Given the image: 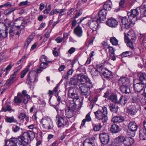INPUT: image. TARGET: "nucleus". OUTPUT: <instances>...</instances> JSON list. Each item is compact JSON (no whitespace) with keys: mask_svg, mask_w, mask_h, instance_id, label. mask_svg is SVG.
Returning <instances> with one entry per match:
<instances>
[{"mask_svg":"<svg viewBox=\"0 0 146 146\" xmlns=\"http://www.w3.org/2000/svg\"><path fill=\"white\" fill-rule=\"evenodd\" d=\"M99 70L95 68L92 69L91 71V73L93 77L97 76L101 73V70H100L99 69Z\"/></svg>","mask_w":146,"mask_h":146,"instance_id":"34","label":"nucleus"},{"mask_svg":"<svg viewBox=\"0 0 146 146\" xmlns=\"http://www.w3.org/2000/svg\"><path fill=\"white\" fill-rule=\"evenodd\" d=\"M58 13H59V15L61 16L64 15V13L66 11V9H58Z\"/></svg>","mask_w":146,"mask_h":146,"instance_id":"58","label":"nucleus"},{"mask_svg":"<svg viewBox=\"0 0 146 146\" xmlns=\"http://www.w3.org/2000/svg\"><path fill=\"white\" fill-rule=\"evenodd\" d=\"M139 136L141 139L146 140V129H141L140 130Z\"/></svg>","mask_w":146,"mask_h":146,"instance_id":"30","label":"nucleus"},{"mask_svg":"<svg viewBox=\"0 0 146 146\" xmlns=\"http://www.w3.org/2000/svg\"><path fill=\"white\" fill-rule=\"evenodd\" d=\"M139 9L140 10L141 15L146 17V3H143Z\"/></svg>","mask_w":146,"mask_h":146,"instance_id":"29","label":"nucleus"},{"mask_svg":"<svg viewBox=\"0 0 146 146\" xmlns=\"http://www.w3.org/2000/svg\"><path fill=\"white\" fill-rule=\"evenodd\" d=\"M110 130L112 133H118L120 131V129L118 126L114 124L111 125Z\"/></svg>","mask_w":146,"mask_h":146,"instance_id":"31","label":"nucleus"},{"mask_svg":"<svg viewBox=\"0 0 146 146\" xmlns=\"http://www.w3.org/2000/svg\"><path fill=\"white\" fill-rule=\"evenodd\" d=\"M18 74L14 72L13 74L10 76L9 78V80L14 82L17 79V76Z\"/></svg>","mask_w":146,"mask_h":146,"instance_id":"50","label":"nucleus"},{"mask_svg":"<svg viewBox=\"0 0 146 146\" xmlns=\"http://www.w3.org/2000/svg\"><path fill=\"white\" fill-rule=\"evenodd\" d=\"M33 38L32 35H30L27 39L25 43L24 48H27Z\"/></svg>","mask_w":146,"mask_h":146,"instance_id":"40","label":"nucleus"},{"mask_svg":"<svg viewBox=\"0 0 146 146\" xmlns=\"http://www.w3.org/2000/svg\"><path fill=\"white\" fill-rule=\"evenodd\" d=\"M110 41L111 44L114 45H117L118 44V41L115 37H111L110 38Z\"/></svg>","mask_w":146,"mask_h":146,"instance_id":"48","label":"nucleus"},{"mask_svg":"<svg viewBox=\"0 0 146 146\" xmlns=\"http://www.w3.org/2000/svg\"><path fill=\"white\" fill-rule=\"evenodd\" d=\"M74 33L78 37H81L83 34V30L82 27L79 25L77 26L74 30Z\"/></svg>","mask_w":146,"mask_h":146,"instance_id":"23","label":"nucleus"},{"mask_svg":"<svg viewBox=\"0 0 146 146\" xmlns=\"http://www.w3.org/2000/svg\"><path fill=\"white\" fill-rule=\"evenodd\" d=\"M56 119L57 121V125L58 127H63L68 125L67 118L65 117H60V115L57 114L56 116Z\"/></svg>","mask_w":146,"mask_h":146,"instance_id":"11","label":"nucleus"},{"mask_svg":"<svg viewBox=\"0 0 146 146\" xmlns=\"http://www.w3.org/2000/svg\"><path fill=\"white\" fill-rule=\"evenodd\" d=\"M112 60L114 61L116 60V57L114 55V54H111L109 57L107 58V62L104 61L105 64L106 63H110V60Z\"/></svg>","mask_w":146,"mask_h":146,"instance_id":"44","label":"nucleus"},{"mask_svg":"<svg viewBox=\"0 0 146 146\" xmlns=\"http://www.w3.org/2000/svg\"><path fill=\"white\" fill-rule=\"evenodd\" d=\"M133 87L135 91L140 92L144 87L145 84L140 82L139 79H136L134 80Z\"/></svg>","mask_w":146,"mask_h":146,"instance_id":"13","label":"nucleus"},{"mask_svg":"<svg viewBox=\"0 0 146 146\" xmlns=\"http://www.w3.org/2000/svg\"><path fill=\"white\" fill-rule=\"evenodd\" d=\"M99 21L98 16L93 14L91 16V19L89 20L88 24L93 31H96L98 27V21Z\"/></svg>","mask_w":146,"mask_h":146,"instance_id":"6","label":"nucleus"},{"mask_svg":"<svg viewBox=\"0 0 146 146\" xmlns=\"http://www.w3.org/2000/svg\"><path fill=\"white\" fill-rule=\"evenodd\" d=\"M111 3L110 1H108L106 2L103 5L104 9H105L106 11L110 10L111 9Z\"/></svg>","mask_w":146,"mask_h":146,"instance_id":"37","label":"nucleus"},{"mask_svg":"<svg viewBox=\"0 0 146 146\" xmlns=\"http://www.w3.org/2000/svg\"><path fill=\"white\" fill-rule=\"evenodd\" d=\"M52 29H49L45 33L44 35V36L46 38H47L49 37V35L52 31Z\"/></svg>","mask_w":146,"mask_h":146,"instance_id":"62","label":"nucleus"},{"mask_svg":"<svg viewBox=\"0 0 146 146\" xmlns=\"http://www.w3.org/2000/svg\"><path fill=\"white\" fill-rule=\"evenodd\" d=\"M84 146H95L94 138L86 139L84 141Z\"/></svg>","mask_w":146,"mask_h":146,"instance_id":"22","label":"nucleus"},{"mask_svg":"<svg viewBox=\"0 0 146 146\" xmlns=\"http://www.w3.org/2000/svg\"><path fill=\"white\" fill-rule=\"evenodd\" d=\"M20 128L19 126L16 125H14L12 127V131L14 133H17L20 130Z\"/></svg>","mask_w":146,"mask_h":146,"instance_id":"55","label":"nucleus"},{"mask_svg":"<svg viewBox=\"0 0 146 146\" xmlns=\"http://www.w3.org/2000/svg\"><path fill=\"white\" fill-rule=\"evenodd\" d=\"M94 113L96 118L103 123L107 121V109L106 107H102V110H98Z\"/></svg>","mask_w":146,"mask_h":146,"instance_id":"3","label":"nucleus"},{"mask_svg":"<svg viewBox=\"0 0 146 146\" xmlns=\"http://www.w3.org/2000/svg\"><path fill=\"white\" fill-rule=\"evenodd\" d=\"M76 110V106L74 104H67L65 111V117L68 119L72 117L74 115Z\"/></svg>","mask_w":146,"mask_h":146,"instance_id":"5","label":"nucleus"},{"mask_svg":"<svg viewBox=\"0 0 146 146\" xmlns=\"http://www.w3.org/2000/svg\"><path fill=\"white\" fill-rule=\"evenodd\" d=\"M126 137L123 135H119L115 139V140L114 145L115 146H122Z\"/></svg>","mask_w":146,"mask_h":146,"instance_id":"20","label":"nucleus"},{"mask_svg":"<svg viewBox=\"0 0 146 146\" xmlns=\"http://www.w3.org/2000/svg\"><path fill=\"white\" fill-rule=\"evenodd\" d=\"M14 101L16 103H20L22 101L21 99L18 96H15L14 98Z\"/></svg>","mask_w":146,"mask_h":146,"instance_id":"61","label":"nucleus"},{"mask_svg":"<svg viewBox=\"0 0 146 146\" xmlns=\"http://www.w3.org/2000/svg\"><path fill=\"white\" fill-rule=\"evenodd\" d=\"M138 76L139 78V81L146 84V73L145 72H139L138 74Z\"/></svg>","mask_w":146,"mask_h":146,"instance_id":"25","label":"nucleus"},{"mask_svg":"<svg viewBox=\"0 0 146 146\" xmlns=\"http://www.w3.org/2000/svg\"><path fill=\"white\" fill-rule=\"evenodd\" d=\"M10 36H13L15 33V30H14L13 28L11 27L9 29V33Z\"/></svg>","mask_w":146,"mask_h":146,"instance_id":"64","label":"nucleus"},{"mask_svg":"<svg viewBox=\"0 0 146 146\" xmlns=\"http://www.w3.org/2000/svg\"><path fill=\"white\" fill-rule=\"evenodd\" d=\"M13 82L11 80H9V78L6 81V82L4 84V86H5L6 88H3L2 90L0 91V95L3 94V92L6 90L9 87L11 84H13Z\"/></svg>","mask_w":146,"mask_h":146,"instance_id":"27","label":"nucleus"},{"mask_svg":"<svg viewBox=\"0 0 146 146\" xmlns=\"http://www.w3.org/2000/svg\"><path fill=\"white\" fill-rule=\"evenodd\" d=\"M99 135L100 139L102 143L106 144L109 143V136L107 133L102 132L100 133Z\"/></svg>","mask_w":146,"mask_h":146,"instance_id":"16","label":"nucleus"},{"mask_svg":"<svg viewBox=\"0 0 146 146\" xmlns=\"http://www.w3.org/2000/svg\"><path fill=\"white\" fill-rule=\"evenodd\" d=\"M27 92L26 90H23L22 92V94H21L20 93H18L17 96H22L23 97H26L28 99H29L30 98V96L29 95L27 94Z\"/></svg>","mask_w":146,"mask_h":146,"instance_id":"46","label":"nucleus"},{"mask_svg":"<svg viewBox=\"0 0 146 146\" xmlns=\"http://www.w3.org/2000/svg\"><path fill=\"white\" fill-rule=\"evenodd\" d=\"M127 110L129 113L133 115H135L137 112L135 107L133 106H131L130 108H128Z\"/></svg>","mask_w":146,"mask_h":146,"instance_id":"35","label":"nucleus"},{"mask_svg":"<svg viewBox=\"0 0 146 146\" xmlns=\"http://www.w3.org/2000/svg\"><path fill=\"white\" fill-rule=\"evenodd\" d=\"M109 99L114 103H116L117 101V96L114 95H111L109 97Z\"/></svg>","mask_w":146,"mask_h":146,"instance_id":"52","label":"nucleus"},{"mask_svg":"<svg viewBox=\"0 0 146 146\" xmlns=\"http://www.w3.org/2000/svg\"><path fill=\"white\" fill-rule=\"evenodd\" d=\"M91 120V118L90 117V114L89 113H88L86 116L85 119H84L82 121V123L80 126V128L83 126H84L85 123L87 121L88 122L90 121Z\"/></svg>","mask_w":146,"mask_h":146,"instance_id":"32","label":"nucleus"},{"mask_svg":"<svg viewBox=\"0 0 146 146\" xmlns=\"http://www.w3.org/2000/svg\"><path fill=\"white\" fill-rule=\"evenodd\" d=\"M139 9L137 8L132 10L130 12L127 13L129 19L133 21L132 24H135V21L138 19V15L139 14V12L138 10Z\"/></svg>","mask_w":146,"mask_h":146,"instance_id":"9","label":"nucleus"},{"mask_svg":"<svg viewBox=\"0 0 146 146\" xmlns=\"http://www.w3.org/2000/svg\"><path fill=\"white\" fill-rule=\"evenodd\" d=\"M132 54V52L127 51L123 52L121 54V56L122 57H126Z\"/></svg>","mask_w":146,"mask_h":146,"instance_id":"54","label":"nucleus"},{"mask_svg":"<svg viewBox=\"0 0 146 146\" xmlns=\"http://www.w3.org/2000/svg\"><path fill=\"white\" fill-rule=\"evenodd\" d=\"M78 81L77 78L75 77H72L70 79V84L71 85H76L78 84Z\"/></svg>","mask_w":146,"mask_h":146,"instance_id":"47","label":"nucleus"},{"mask_svg":"<svg viewBox=\"0 0 146 146\" xmlns=\"http://www.w3.org/2000/svg\"><path fill=\"white\" fill-rule=\"evenodd\" d=\"M134 143L133 139L130 137H125L123 142L125 146H131Z\"/></svg>","mask_w":146,"mask_h":146,"instance_id":"24","label":"nucleus"},{"mask_svg":"<svg viewBox=\"0 0 146 146\" xmlns=\"http://www.w3.org/2000/svg\"><path fill=\"white\" fill-rule=\"evenodd\" d=\"M113 121L115 123H120L124 120V118L121 116H115L112 119Z\"/></svg>","mask_w":146,"mask_h":146,"instance_id":"28","label":"nucleus"},{"mask_svg":"<svg viewBox=\"0 0 146 146\" xmlns=\"http://www.w3.org/2000/svg\"><path fill=\"white\" fill-rule=\"evenodd\" d=\"M35 137V134L32 131L24 132L22 135L17 139L11 138L8 139L7 144L9 146H24Z\"/></svg>","mask_w":146,"mask_h":146,"instance_id":"1","label":"nucleus"},{"mask_svg":"<svg viewBox=\"0 0 146 146\" xmlns=\"http://www.w3.org/2000/svg\"><path fill=\"white\" fill-rule=\"evenodd\" d=\"M42 71V70L38 69L37 71L32 70L30 71L27 76V78L26 80V83L28 84L32 85L35 82L38 81V74Z\"/></svg>","mask_w":146,"mask_h":146,"instance_id":"2","label":"nucleus"},{"mask_svg":"<svg viewBox=\"0 0 146 146\" xmlns=\"http://www.w3.org/2000/svg\"><path fill=\"white\" fill-rule=\"evenodd\" d=\"M77 79L78 81L81 82V84H89L92 85V82L87 77L80 74L78 75Z\"/></svg>","mask_w":146,"mask_h":146,"instance_id":"15","label":"nucleus"},{"mask_svg":"<svg viewBox=\"0 0 146 146\" xmlns=\"http://www.w3.org/2000/svg\"><path fill=\"white\" fill-rule=\"evenodd\" d=\"M102 127V126L100 123H99L98 124H96L94 127V130L96 131H98L100 130Z\"/></svg>","mask_w":146,"mask_h":146,"instance_id":"56","label":"nucleus"},{"mask_svg":"<svg viewBox=\"0 0 146 146\" xmlns=\"http://www.w3.org/2000/svg\"><path fill=\"white\" fill-rule=\"evenodd\" d=\"M13 65H12L10 64L5 69V71H6V72L5 73V75H7L9 73V72L10 71L12 67L13 66Z\"/></svg>","mask_w":146,"mask_h":146,"instance_id":"59","label":"nucleus"},{"mask_svg":"<svg viewBox=\"0 0 146 146\" xmlns=\"http://www.w3.org/2000/svg\"><path fill=\"white\" fill-rule=\"evenodd\" d=\"M104 65L98 64L97 65L98 68L100 70H101V73L102 74L103 76L107 79H110L112 78V75L111 72L109 71L107 69H106L102 67Z\"/></svg>","mask_w":146,"mask_h":146,"instance_id":"10","label":"nucleus"},{"mask_svg":"<svg viewBox=\"0 0 146 146\" xmlns=\"http://www.w3.org/2000/svg\"><path fill=\"white\" fill-rule=\"evenodd\" d=\"M59 86V85L58 84L54 88L53 90L51 91L50 90H49L48 93V94L50 96L51 95L53 94L54 92L56 93V92H57Z\"/></svg>","mask_w":146,"mask_h":146,"instance_id":"51","label":"nucleus"},{"mask_svg":"<svg viewBox=\"0 0 146 146\" xmlns=\"http://www.w3.org/2000/svg\"><path fill=\"white\" fill-rule=\"evenodd\" d=\"M16 10V9H14V8L9 9L5 10L4 11V13L5 15H8L11 14L12 12H14Z\"/></svg>","mask_w":146,"mask_h":146,"instance_id":"49","label":"nucleus"},{"mask_svg":"<svg viewBox=\"0 0 146 146\" xmlns=\"http://www.w3.org/2000/svg\"><path fill=\"white\" fill-rule=\"evenodd\" d=\"M106 24L109 27L114 28L117 26L118 22L115 19L111 17L107 19L106 21Z\"/></svg>","mask_w":146,"mask_h":146,"instance_id":"17","label":"nucleus"},{"mask_svg":"<svg viewBox=\"0 0 146 146\" xmlns=\"http://www.w3.org/2000/svg\"><path fill=\"white\" fill-rule=\"evenodd\" d=\"M5 120L7 122L9 123L14 122L17 121L13 116L10 117L6 116Z\"/></svg>","mask_w":146,"mask_h":146,"instance_id":"43","label":"nucleus"},{"mask_svg":"<svg viewBox=\"0 0 146 146\" xmlns=\"http://www.w3.org/2000/svg\"><path fill=\"white\" fill-rule=\"evenodd\" d=\"M40 62H47L52 63L53 61L48 60V58L44 55H42L40 57Z\"/></svg>","mask_w":146,"mask_h":146,"instance_id":"39","label":"nucleus"},{"mask_svg":"<svg viewBox=\"0 0 146 146\" xmlns=\"http://www.w3.org/2000/svg\"><path fill=\"white\" fill-rule=\"evenodd\" d=\"M133 98L136 100L137 101L139 102L141 101L142 100V98L143 97V96L142 94H139L137 95V97H133Z\"/></svg>","mask_w":146,"mask_h":146,"instance_id":"57","label":"nucleus"},{"mask_svg":"<svg viewBox=\"0 0 146 146\" xmlns=\"http://www.w3.org/2000/svg\"><path fill=\"white\" fill-rule=\"evenodd\" d=\"M137 128V125L136 123L134 122H131L129 123L128 125L129 130L132 132L133 133L131 135L133 137L135 135V131H136Z\"/></svg>","mask_w":146,"mask_h":146,"instance_id":"21","label":"nucleus"},{"mask_svg":"<svg viewBox=\"0 0 146 146\" xmlns=\"http://www.w3.org/2000/svg\"><path fill=\"white\" fill-rule=\"evenodd\" d=\"M125 2V0H121L120 1L119 5L120 8H123L124 7V4Z\"/></svg>","mask_w":146,"mask_h":146,"instance_id":"63","label":"nucleus"},{"mask_svg":"<svg viewBox=\"0 0 146 146\" xmlns=\"http://www.w3.org/2000/svg\"><path fill=\"white\" fill-rule=\"evenodd\" d=\"M5 106L2 107L1 111L4 112H6L7 111L10 112L15 111V110L13 109L10 106L8 105L7 103L5 104Z\"/></svg>","mask_w":146,"mask_h":146,"instance_id":"33","label":"nucleus"},{"mask_svg":"<svg viewBox=\"0 0 146 146\" xmlns=\"http://www.w3.org/2000/svg\"><path fill=\"white\" fill-rule=\"evenodd\" d=\"M68 96L69 98L72 99L74 104L75 106L77 105L78 103L79 102L80 99L78 94L74 93L72 88L70 87L68 90Z\"/></svg>","mask_w":146,"mask_h":146,"instance_id":"12","label":"nucleus"},{"mask_svg":"<svg viewBox=\"0 0 146 146\" xmlns=\"http://www.w3.org/2000/svg\"><path fill=\"white\" fill-rule=\"evenodd\" d=\"M120 90L121 92L123 93L127 94L130 92L129 86H121Z\"/></svg>","mask_w":146,"mask_h":146,"instance_id":"36","label":"nucleus"},{"mask_svg":"<svg viewBox=\"0 0 146 146\" xmlns=\"http://www.w3.org/2000/svg\"><path fill=\"white\" fill-rule=\"evenodd\" d=\"M121 31L123 30H127L129 29L131 27H132L135 24H132V20L129 19L125 17H122L120 18Z\"/></svg>","mask_w":146,"mask_h":146,"instance_id":"4","label":"nucleus"},{"mask_svg":"<svg viewBox=\"0 0 146 146\" xmlns=\"http://www.w3.org/2000/svg\"><path fill=\"white\" fill-rule=\"evenodd\" d=\"M109 107L110 111L113 112H116L118 110V106L117 105L115 104H111Z\"/></svg>","mask_w":146,"mask_h":146,"instance_id":"38","label":"nucleus"},{"mask_svg":"<svg viewBox=\"0 0 146 146\" xmlns=\"http://www.w3.org/2000/svg\"><path fill=\"white\" fill-rule=\"evenodd\" d=\"M131 39L125 35V41L127 44V46L131 49L134 48L133 43L135 42L136 39V37L134 34H133L132 36L130 37Z\"/></svg>","mask_w":146,"mask_h":146,"instance_id":"14","label":"nucleus"},{"mask_svg":"<svg viewBox=\"0 0 146 146\" xmlns=\"http://www.w3.org/2000/svg\"><path fill=\"white\" fill-rule=\"evenodd\" d=\"M42 127L46 129H50L53 127L51 119L48 116L43 117L40 121Z\"/></svg>","mask_w":146,"mask_h":146,"instance_id":"7","label":"nucleus"},{"mask_svg":"<svg viewBox=\"0 0 146 146\" xmlns=\"http://www.w3.org/2000/svg\"><path fill=\"white\" fill-rule=\"evenodd\" d=\"M74 13L73 18L76 19L82 15V11L81 9L76 10L74 11Z\"/></svg>","mask_w":146,"mask_h":146,"instance_id":"41","label":"nucleus"},{"mask_svg":"<svg viewBox=\"0 0 146 146\" xmlns=\"http://www.w3.org/2000/svg\"><path fill=\"white\" fill-rule=\"evenodd\" d=\"M127 102V98L125 95L122 96L120 98L118 103L122 106H124Z\"/></svg>","mask_w":146,"mask_h":146,"instance_id":"26","label":"nucleus"},{"mask_svg":"<svg viewBox=\"0 0 146 146\" xmlns=\"http://www.w3.org/2000/svg\"><path fill=\"white\" fill-rule=\"evenodd\" d=\"M41 63L40 64V68L39 69H40L42 70L43 69H45L46 68H47V66L48 65V64L49 63L47 62H41Z\"/></svg>","mask_w":146,"mask_h":146,"instance_id":"53","label":"nucleus"},{"mask_svg":"<svg viewBox=\"0 0 146 146\" xmlns=\"http://www.w3.org/2000/svg\"><path fill=\"white\" fill-rule=\"evenodd\" d=\"M19 22L21 23V24L17 26V28H18L21 26H23V28L24 25H23V21L22 20H20V19H18L16 20V21L15 23L17 24L18 23H19Z\"/></svg>","mask_w":146,"mask_h":146,"instance_id":"60","label":"nucleus"},{"mask_svg":"<svg viewBox=\"0 0 146 146\" xmlns=\"http://www.w3.org/2000/svg\"><path fill=\"white\" fill-rule=\"evenodd\" d=\"M107 11L105 9H102L98 12V15H96L98 16L99 21L100 22H102L106 19V15Z\"/></svg>","mask_w":146,"mask_h":146,"instance_id":"18","label":"nucleus"},{"mask_svg":"<svg viewBox=\"0 0 146 146\" xmlns=\"http://www.w3.org/2000/svg\"><path fill=\"white\" fill-rule=\"evenodd\" d=\"M88 84H80L79 87L80 91L81 92V94L82 95H84L86 96H89L90 94V87L92 86V85H87Z\"/></svg>","mask_w":146,"mask_h":146,"instance_id":"8","label":"nucleus"},{"mask_svg":"<svg viewBox=\"0 0 146 146\" xmlns=\"http://www.w3.org/2000/svg\"><path fill=\"white\" fill-rule=\"evenodd\" d=\"M119 85L120 86H129V80L127 77H121L119 80Z\"/></svg>","mask_w":146,"mask_h":146,"instance_id":"19","label":"nucleus"},{"mask_svg":"<svg viewBox=\"0 0 146 146\" xmlns=\"http://www.w3.org/2000/svg\"><path fill=\"white\" fill-rule=\"evenodd\" d=\"M30 66V65H28L24 70L22 71L21 73V78H24L27 73L29 71Z\"/></svg>","mask_w":146,"mask_h":146,"instance_id":"42","label":"nucleus"},{"mask_svg":"<svg viewBox=\"0 0 146 146\" xmlns=\"http://www.w3.org/2000/svg\"><path fill=\"white\" fill-rule=\"evenodd\" d=\"M8 34V29L6 28L3 33H0L1 39L7 37Z\"/></svg>","mask_w":146,"mask_h":146,"instance_id":"45","label":"nucleus"}]
</instances>
